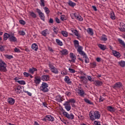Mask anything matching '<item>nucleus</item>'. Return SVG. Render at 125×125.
<instances>
[{
  "instance_id": "nucleus-1",
  "label": "nucleus",
  "mask_w": 125,
  "mask_h": 125,
  "mask_svg": "<svg viewBox=\"0 0 125 125\" xmlns=\"http://www.w3.org/2000/svg\"><path fill=\"white\" fill-rule=\"evenodd\" d=\"M89 116L91 121H95V120H99L101 114L98 111H90L89 113Z\"/></svg>"
},
{
  "instance_id": "nucleus-2",
  "label": "nucleus",
  "mask_w": 125,
  "mask_h": 125,
  "mask_svg": "<svg viewBox=\"0 0 125 125\" xmlns=\"http://www.w3.org/2000/svg\"><path fill=\"white\" fill-rule=\"evenodd\" d=\"M40 89L43 92H48V84L45 82H43L40 86Z\"/></svg>"
},
{
  "instance_id": "nucleus-3",
  "label": "nucleus",
  "mask_w": 125,
  "mask_h": 125,
  "mask_svg": "<svg viewBox=\"0 0 125 125\" xmlns=\"http://www.w3.org/2000/svg\"><path fill=\"white\" fill-rule=\"evenodd\" d=\"M7 65L2 60H0V72H7V69L6 67Z\"/></svg>"
},
{
  "instance_id": "nucleus-4",
  "label": "nucleus",
  "mask_w": 125,
  "mask_h": 125,
  "mask_svg": "<svg viewBox=\"0 0 125 125\" xmlns=\"http://www.w3.org/2000/svg\"><path fill=\"white\" fill-rule=\"evenodd\" d=\"M49 67L50 68V70L52 73L54 74H57L59 73V71H58V69L55 67L51 63L49 64Z\"/></svg>"
},
{
  "instance_id": "nucleus-5",
  "label": "nucleus",
  "mask_w": 125,
  "mask_h": 125,
  "mask_svg": "<svg viewBox=\"0 0 125 125\" xmlns=\"http://www.w3.org/2000/svg\"><path fill=\"white\" fill-rule=\"evenodd\" d=\"M62 114L63 115V116H64V117H65L66 118H67V119H68V120H74V114H73V113H70L69 114V113H68V112H66V111H63L62 112Z\"/></svg>"
},
{
  "instance_id": "nucleus-6",
  "label": "nucleus",
  "mask_w": 125,
  "mask_h": 125,
  "mask_svg": "<svg viewBox=\"0 0 125 125\" xmlns=\"http://www.w3.org/2000/svg\"><path fill=\"white\" fill-rule=\"evenodd\" d=\"M36 10L41 20H42V21L44 22V21H45V17L44 16V14L42 13V11H41V10H40L39 9H37Z\"/></svg>"
},
{
  "instance_id": "nucleus-7",
  "label": "nucleus",
  "mask_w": 125,
  "mask_h": 125,
  "mask_svg": "<svg viewBox=\"0 0 125 125\" xmlns=\"http://www.w3.org/2000/svg\"><path fill=\"white\" fill-rule=\"evenodd\" d=\"M63 106H64V108L65 109H66V111H67V112H69V111H70V110H71V105L70 104V103L69 102H65L64 104H63Z\"/></svg>"
},
{
  "instance_id": "nucleus-8",
  "label": "nucleus",
  "mask_w": 125,
  "mask_h": 125,
  "mask_svg": "<svg viewBox=\"0 0 125 125\" xmlns=\"http://www.w3.org/2000/svg\"><path fill=\"white\" fill-rule=\"evenodd\" d=\"M106 110H107L108 112H110L111 113H114V112H116V108H115V107L111 105L107 106Z\"/></svg>"
},
{
  "instance_id": "nucleus-9",
  "label": "nucleus",
  "mask_w": 125,
  "mask_h": 125,
  "mask_svg": "<svg viewBox=\"0 0 125 125\" xmlns=\"http://www.w3.org/2000/svg\"><path fill=\"white\" fill-rule=\"evenodd\" d=\"M9 41L11 42H17V38L15 37L14 34H11L9 38Z\"/></svg>"
},
{
  "instance_id": "nucleus-10",
  "label": "nucleus",
  "mask_w": 125,
  "mask_h": 125,
  "mask_svg": "<svg viewBox=\"0 0 125 125\" xmlns=\"http://www.w3.org/2000/svg\"><path fill=\"white\" fill-rule=\"evenodd\" d=\"M78 52H79V54H81V55H85V53H84L83 51V47L81 46H78V48H76Z\"/></svg>"
},
{
  "instance_id": "nucleus-11",
  "label": "nucleus",
  "mask_w": 125,
  "mask_h": 125,
  "mask_svg": "<svg viewBox=\"0 0 125 125\" xmlns=\"http://www.w3.org/2000/svg\"><path fill=\"white\" fill-rule=\"evenodd\" d=\"M23 86H18L17 87L15 88V91L16 92V93L18 94H20L22 92V88Z\"/></svg>"
},
{
  "instance_id": "nucleus-12",
  "label": "nucleus",
  "mask_w": 125,
  "mask_h": 125,
  "mask_svg": "<svg viewBox=\"0 0 125 125\" xmlns=\"http://www.w3.org/2000/svg\"><path fill=\"white\" fill-rule=\"evenodd\" d=\"M77 93L79 94V95H80V96H81L82 97H84L85 95H86L84 92V91L83 89H78Z\"/></svg>"
},
{
  "instance_id": "nucleus-13",
  "label": "nucleus",
  "mask_w": 125,
  "mask_h": 125,
  "mask_svg": "<svg viewBox=\"0 0 125 125\" xmlns=\"http://www.w3.org/2000/svg\"><path fill=\"white\" fill-rule=\"evenodd\" d=\"M7 101L10 105H13L15 103V99L11 97L8 98Z\"/></svg>"
},
{
  "instance_id": "nucleus-14",
  "label": "nucleus",
  "mask_w": 125,
  "mask_h": 125,
  "mask_svg": "<svg viewBox=\"0 0 125 125\" xmlns=\"http://www.w3.org/2000/svg\"><path fill=\"white\" fill-rule=\"evenodd\" d=\"M123 87V83L121 82L116 83L113 86V88H121Z\"/></svg>"
},
{
  "instance_id": "nucleus-15",
  "label": "nucleus",
  "mask_w": 125,
  "mask_h": 125,
  "mask_svg": "<svg viewBox=\"0 0 125 125\" xmlns=\"http://www.w3.org/2000/svg\"><path fill=\"white\" fill-rule=\"evenodd\" d=\"M98 46L101 49V50H103V51L107 49V46L104 44H102L101 43H98Z\"/></svg>"
},
{
  "instance_id": "nucleus-16",
  "label": "nucleus",
  "mask_w": 125,
  "mask_h": 125,
  "mask_svg": "<svg viewBox=\"0 0 125 125\" xmlns=\"http://www.w3.org/2000/svg\"><path fill=\"white\" fill-rule=\"evenodd\" d=\"M41 80L43 81V82H47V81H49V76L42 75L41 77Z\"/></svg>"
},
{
  "instance_id": "nucleus-17",
  "label": "nucleus",
  "mask_w": 125,
  "mask_h": 125,
  "mask_svg": "<svg viewBox=\"0 0 125 125\" xmlns=\"http://www.w3.org/2000/svg\"><path fill=\"white\" fill-rule=\"evenodd\" d=\"M64 81L67 84H71L72 83V81H71L70 78L68 76H65Z\"/></svg>"
},
{
  "instance_id": "nucleus-18",
  "label": "nucleus",
  "mask_w": 125,
  "mask_h": 125,
  "mask_svg": "<svg viewBox=\"0 0 125 125\" xmlns=\"http://www.w3.org/2000/svg\"><path fill=\"white\" fill-rule=\"evenodd\" d=\"M109 17L112 20H116V15H115V13L114 11H112L109 13Z\"/></svg>"
},
{
  "instance_id": "nucleus-19",
  "label": "nucleus",
  "mask_w": 125,
  "mask_h": 125,
  "mask_svg": "<svg viewBox=\"0 0 125 125\" xmlns=\"http://www.w3.org/2000/svg\"><path fill=\"white\" fill-rule=\"evenodd\" d=\"M69 55L72 61L73 62V63H75V62H76V60H77L76 55H75L73 53H70Z\"/></svg>"
},
{
  "instance_id": "nucleus-20",
  "label": "nucleus",
  "mask_w": 125,
  "mask_h": 125,
  "mask_svg": "<svg viewBox=\"0 0 125 125\" xmlns=\"http://www.w3.org/2000/svg\"><path fill=\"white\" fill-rule=\"evenodd\" d=\"M79 79L83 83H87V79L85 76H80Z\"/></svg>"
},
{
  "instance_id": "nucleus-21",
  "label": "nucleus",
  "mask_w": 125,
  "mask_h": 125,
  "mask_svg": "<svg viewBox=\"0 0 125 125\" xmlns=\"http://www.w3.org/2000/svg\"><path fill=\"white\" fill-rule=\"evenodd\" d=\"M112 53L115 57H117V58H120L121 57V54L120 52L117 51L116 50L113 51Z\"/></svg>"
},
{
  "instance_id": "nucleus-22",
  "label": "nucleus",
  "mask_w": 125,
  "mask_h": 125,
  "mask_svg": "<svg viewBox=\"0 0 125 125\" xmlns=\"http://www.w3.org/2000/svg\"><path fill=\"white\" fill-rule=\"evenodd\" d=\"M72 33H73V34H74L75 36H76V37H77L78 39H79V38H81V34H80V33H79V32L77 31V30H71Z\"/></svg>"
},
{
  "instance_id": "nucleus-23",
  "label": "nucleus",
  "mask_w": 125,
  "mask_h": 125,
  "mask_svg": "<svg viewBox=\"0 0 125 125\" xmlns=\"http://www.w3.org/2000/svg\"><path fill=\"white\" fill-rule=\"evenodd\" d=\"M31 48L33 50H35V51H38V49H39V47L37 43H34L31 45Z\"/></svg>"
},
{
  "instance_id": "nucleus-24",
  "label": "nucleus",
  "mask_w": 125,
  "mask_h": 125,
  "mask_svg": "<svg viewBox=\"0 0 125 125\" xmlns=\"http://www.w3.org/2000/svg\"><path fill=\"white\" fill-rule=\"evenodd\" d=\"M11 35V34H9L7 33H5L3 35V40L7 41V40H9Z\"/></svg>"
},
{
  "instance_id": "nucleus-25",
  "label": "nucleus",
  "mask_w": 125,
  "mask_h": 125,
  "mask_svg": "<svg viewBox=\"0 0 125 125\" xmlns=\"http://www.w3.org/2000/svg\"><path fill=\"white\" fill-rule=\"evenodd\" d=\"M45 118H47V121H49V122H54V117L51 115H46Z\"/></svg>"
},
{
  "instance_id": "nucleus-26",
  "label": "nucleus",
  "mask_w": 125,
  "mask_h": 125,
  "mask_svg": "<svg viewBox=\"0 0 125 125\" xmlns=\"http://www.w3.org/2000/svg\"><path fill=\"white\" fill-rule=\"evenodd\" d=\"M42 35L43 36V37H46L47 35H49V31L48 29H45L42 32Z\"/></svg>"
},
{
  "instance_id": "nucleus-27",
  "label": "nucleus",
  "mask_w": 125,
  "mask_h": 125,
  "mask_svg": "<svg viewBox=\"0 0 125 125\" xmlns=\"http://www.w3.org/2000/svg\"><path fill=\"white\" fill-rule=\"evenodd\" d=\"M120 25V28L119 29H120V31H121V32H125V24L123 22H121Z\"/></svg>"
},
{
  "instance_id": "nucleus-28",
  "label": "nucleus",
  "mask_w": 125,
  "mask_h": 125,
  "mask_svg": "<svg viewBox=\"0 0 125 125\" xmlns=\"http://www.w3.org/2000/svg\"><path fill=\"white\" fill-rule=\"evenodd\" d=\"M100 40L103 42H106L108 41V38H107V36L105 34H103L100 38Z\"/></svg>"
},
{
  "instance_id": "nucleus-29",
  "label": "nucleus",
  "mask_w": 125,
  "mask_h": 125,
  "mask_svg": "<svg viewBox=\"0 0 125 125\" xmlns=\"http://www.w3.org/2000/svg\"><path fill=\"white\" fill-rule=\"evenodd\" d=\"M37 71H38L37 68L32 67L29 69V73H30V74H32V75H34V73H35V72H37Z\"/></svg>"
},
{
  "instance_id": "nucleus-30",
  "label": "nucleus",
  "mask_w": 125,
  "mask_h": 125,
  "mask_svg": "<svg viewBox=\"0 0 125 125\" xmlns=\"http://www.w3.org/2000/svg\"><path fill=\"white\" fill-rule=\"evenodd\" d=\"M41 78L39 77H35L34 79V83L36 84H39L41 83Z\"/></svg>"
},
{
  "instance_id": "nucleus-31",
  "label": "nucleus",
  "mask_w": 125,
  "mask_h": 125,
  "mask_svg": "<svg viewBox=\"0 0 125 125\" xmlns=\"http://www.w3.org/2000/svg\"><path fill=\"white\" fill-rule=\"evenodd\" d=\"M83 58H85V63H86V64H88V63H89V59H88V57H87L86 54L85 53V55H83Z\"/></svg>"
},
{
  "instance_id": "nucleus-32",
  "label": "nucleus",
  "mask_w": 125,
  "mask_h": 125,
  "mask_svg": "<svg viewBox=\"0 0 125 125\" xmlns=\"http://www.w3.org/2000/svg\"><path fill=\"white\" fill-rule=\"evenodd\" d=\"M87 33L90 35V36H93V30L91 28H88L87 29Z\"/></svg>"
},
{
  "instance_id": "nucleus-33",
  "label": "nucleus",
  "mask_w": 125,
  "mask_h": 125,
  "mask_svg": "<svg viewBox=\"0 0 125 125\" xmlns=\"http://www.w3.org/2000/svg\"><path fill=\"white\" fill-rule=\"evenodd\" d=\"M68 4L71 6V7H74V6H76V3L72 1L71 0H68Z\"/></svg>"
},
{
  "instance_id": "nucleus-34",
  "label": "nucleus",
  "mask_w": 125,
  "mask_h": 125,
  "mask_svg": "<svg viewBox=\"0 0 125 125\" xmlns=\"http://www.w3.org/2000/svg\"><path fill=\"white\" fill-rule=\"evenodd\" d=\"M55 100L57 101V102H62V98L61 96L58 95L56 97Z\"/></svg>"
},
{
  "instance_id": "nucleus-35",
  "label": "nucleus",
  "mask_w": 125,
  "mask_h": 125,
  "mask_svg": "<svg viewBox=\"0 0 125 125\" xmlns=\"http://www.w3.org/2000/svg\"><path fill=\"white\" fill-rule=\"evenodd\" d=\"M119 66L121 67H125V61H121L118 62Z\"/></svg>"
},
{
  "instance_id": "nucleus-36",
  "label": "nucleus",
  "mask_w": 125,
  "mask_h": 125,
  "mask_svg": "<svg viewBox=\"0 0 125 125\" xmlns=\"http://www.w3.org/2000/svg\"><path fill=\"white\" fill-rule=\"evenodd\" d=\"M118 41L120 43V44H121V45H122L124 47H125V42H124V41H123L122 39L120 38L118 39Z\"/></svg>"
},
{
  "instance_id": "nucleus-37",
  "label": "nucleus",
  "mask_w": 125,
  "mask_h": 125,
  "mask_svg": "<svg viewBox=\"0 0 125 125\" xmlns=\"http://www.w3.org/2000/svg\"><path fill=\"white\" fill-rule=\"evenodd\" d=\"M118 41L120 43V44H121V45H122L124 47H125V42H124V41H123L122 39L120 38L118 39Z\"/></svg>"
},
{
  "instance_id": "nucleus-38",
  "label": "nucleus",
  "mask_w": 125,
  "mask_h": 125,
  "mask_svg": "<svg viewBox=\"0 0 125 125\" xmlns=\"http://www.w3.org/2000/svg\"><path fill=\"white\" fill-rule=\"evenodd\" d=\"M56 42L58 45H60V46H62V45H63V42L59 39H56Z\"/></svg>"
},
{
  "instance_id": "nucleus-39",
  "label": "nucleus",
  "mask_w": 125,
  "mask_h": 125,
  "mask_svg": "<svg viewBox=\"0 0 125 125\" xmlns=\"http://www.w3.org/2000/svg\"><path fill=\"white\" fill-rule=\"evenodd\" d=\"M74 44L75 48H78L79 47V41L78 40L74 41Z\"/></svg>"
},
{
  "instance_id": "nucleus-40",
  "label": "nucleus",
  "mask_w": 125,
  "mask_h": 125,
  "mask_svg": "<svg viewBox=\"0 0 125 125\" xmlns=\"http://www.w3.org/2000/svg\"><path fill=\"white\" fill-rule=\"evenodd\" d=\"M95 85H96V86H100L101 85H102V82H100V81H95L94 83Z\"/></svg>"
},
{
  "instance_id": "nucleus-41",
  "label": "nucleus",
  "mask_w": 125,
  "mask_h": 125,
  "mask_svg": "<svg viewBox=\"0 0 125 125\" xmlns=\"http://www.w3.org/2000/svg\"><path fill=\"white\" fill-rule=\"evenodd\" d=\"M61 53L62 55H67L68 54V50L67 49H62L61 51Z\"/></svg>"
},
{
  "instance_id": "nucleus-42",
  "label": "nucleus",
  "mask_w": 125,
  "mask_h": 125,
  "mask_svg": "<svg viewBox=\"0 0 125 125\" xmlns=\"http://www.w3.org/2000/svg\"><path fill=\"white\" fill-rule=\"evenodd\" d=\"M17 83H18L20 84L21 85H24V84H26V82L24 80H20L17 81Z\"/></svg>"
},
{
  "instance_id": "nucleus-43",
  "label": "nucleus",
  "mask_w": 125,
  "mask_h": 125,
  "mask_svg": "<svg viewBox=\"0 0 125 125\" xmlns=\"http://www.w3.org/2000/svg\"><path fill=\"white\" fill-rule=\"evenodd\" d=\"M29 15H30V16H31V17H33V18H37V15L33 12H29Z\"/></svg>"
},
{
  "instance_id": "nucleus-44",
  "label": "nucleus",
  "mask_w": 125,
  "mask_h": 125,
  "mask_svg": "<svg viewBox=\"0 0 125 125\" xmlns=\"http://www.w3.org/2000/svg\"><path fill=\"white\" fill-rule=\"evenodd\" d=\"M85 102H86V103H87V104H89V105H93V103L90 102V101H89V100L87 99H84Z\"/></svg>"
},
{
  "instance_id": "nucleus-45",
  "label": "nucleus",
  "mask_w": 125,
  "mask_h": 125,
  "mask_svg": "<svg viewBox=\"0 0 125 125\" xmlns=\"http://www.w3.org/2000/svg\"><path fill=\"white\" fill-rule=\"evenodd\" d=\"M61 34L63 37H68V32L66 31H62Z\"/></svg>"
},
{
  "instance_id": "nucleus-46",
  "label": "nucleus",
  "mask_w": 125,
  "mask_h": 125,
  "mask_svg": "<svg viewBox=\"0 0 125 125\" xmlns=\"http://www.w3.org/2000/svg\"><path fill=\"white\" fill-rule=\"evenodd\" d=\"M66 19H67V17H66V16L64 15H62L61 16V20H62V21H65V20H66Z\"/></svg>"
},
{
  "instance_id": "nucleus-47",
  "label": "nucleus",
  "mask_w": 125,
  "mask_h": 125,
  "mask_svg": "<svg viewBox=\"0 0 125 125\" xmlns=\"http://www.w3.org/2000/svg\"><path fill=\"white\" fill-rule=\"evenodd\" d=\"M87 78L89 82H94V79L91 76L87 75Z\"/></svg>"
},
{
  "instance_id": "nucleus-48",
  "label": "nucleus",
  "mask_w": 125,
  "mask_h": 125,
  "mask_svg": "<svg viewBox=\"0 0 125 125\" xmlns=\"http://www.w3.org/2000/svg\"><path fill=\"white\" fill-rule=\"evenodd\" d=\"M44 11L45 12L46 14H49V12H50V11L49 10V9H48V8L46 7H45L44 8Z\"/></svg>"
},
{
  "instance_id": "nucleus-49",
  "label": "nucleus",
  "mask_w": 125,
  "mask_h": 125,
  "mask_svg": "<svg viewBox=\"0 0 125 125\" xmlns=\"http://www.w3.org/2000/svg\"><path fill=\"white\" fill-rule=\"evenodd\" d=\"M5 57L9 60L12 59V58H13V56L10 55H5Z\"/></svg>"
},
{
  "instance_id": "nucleus-50",
  "label": "nucleus",
  "mask_w": 125,
  "mask_h": 125,
  "mask_svg": "<svg viewBox=\"0 0 125 125\" xmlns=\"http://www.w3.org/2000/svg\"><path fill=\"white\" fill-rule=\"evenodd\" d=\"M57 27H56V26L53 27V30L56 35H57V34H58V30H57Z\"/></svg>"
},
{
  "instance_id": "nucleus-51",
  "label": "nucleus",
  "mask_w": 125,
  "mask_h": 125,
  "mask_svg": "<svg viewBox=\"0 0 125 125\" xmlns=\"http://www.w3.org/2000/svg\"><path fill=\"white\" fill-rule=\"evenodd\" d=\"M19 34L20 35V36H25L26 35V33L24 31H19Z\"/></svg>"
},
{
  "instance_id": "nucleus-52",
  "label": "nucleus",
  "mask_w": 125,
  "mask_h": 125,
  "mask_svg": "<svg viewBox=\"0 0 125 125\" xmlns=\"http://www.w3.org/2000/svg\"><path fill=\"white\" fill-rule=\"evenodd\" d=\"M68 70L69 71V72L71 73L72 74H74V73H76V70L74 69L69 68Z\"/></svg>"
},
{
  "instance_id": "nucleus-53",
  "label": "nucleus",
  "mask_w": 125,
  "mask_h": 125,
  "mask_svg": "<svg viewBox=\"0 0 125 125\" xmlns=\"http://www.w3.org/2000/svg\"><path fill=\"white\" fill-rule=\"evenodd\" d=\"M74 16L75 17V18H76V19H77L79 16H80V14L79 13H74L73 14Z\"/></svg>"
},
{
  "instance_id": "nucleus-54",
  "label": "nucleus",
  "mask_w": 125,
  "mask_h": 125,
  "mask_svg": "<svg viewBox=\"0 0 125 125\" xmlns=\"http://www.w3.org/2000/svg\"><path fill=\"white\" fill-rule=\"evenodd\" d=\"M40 5L41 6H45V4H44V0H41Z\"/></svg>"
},
{
  "instance_id": "nucleus-55",
  "label": "nucleus",
  "mask_w": 125,
  "mask_h": 125,
  "mask_svg": "<svg viewBox=\"0 0 125 125\" xmlns=\"http://www.w3.org/2000/svg\"><path fill=\"white\" fill-rule=\"evenodd\" d=\"M23 75L25 78H28V77H29L30 76V73L27 72H23Z\"/></svg>"
},
{
  "instance_id": "nucleus-56",
  "label": "nucleus",
  "mask_w": 125,
  "mask_h": 125,
  "mask_svg": "<svg viewBox=\"0 0 125 125\" xmlns=\"http://www.w3.org/2000/svg\"><path fill=\"white\" fill-rule=\"evenodd\" d=\"M77 20H78V21H83V17H82V16H79L78 17V18H77V19H76Z\"/></svg>"
},
{
  "instance_id": "nucleus-57",
  "label": "nucleus",
  "mask_w": 125,
  "mask_h": 125,
  "mask_svg": "<svg viewBox=\"0 0 125 125\" xmlns=\"http://www.w3.org/2000/svg\"><path fill=\"white\" fill-rule=\"evenodd\" d=\"M105 100V99L104 98L102 97V96L100 97V98L99 99V102H103Z\"/></svg>"
},
{
  "instance_id": "nucleus-58",
  "label": "nucleus",
  "mask_w": 125,
  "mask_h": 125,
  "mask_svg": "<svg viewBox=\"0 0 125 125\" xmlns=\"http://www.w3.org/2000/svg\"><path fill=\"white\" fill-rule=\"evenodd\" d=\"M14 50L15 52H17L18 53H19L20 52H21L20 49L18 48H15L14 49Z\"/></svg>"
},
{
  "instance_id": "nucleus-59",
  "label": "nucleus",
  "mask_w": 125,
  "mask_h": 125,
  "mask_svg": "<svg viewBox=\"0 0 125 125\" xmlns=\"http://www.w3.org/2000/svg\"><path fill=\"white\" fill-rule=\"evenodd\" d=\"M68 102H69V103H76V101H75L74 99H70Z\"/></svg>"
},
{
  "instance_id": "nucleus-60",
  "label": "nucleus",
  "mask_w": 125,
  "mask_h": 125,
  "mask_svg": "<svg viewBox=\"0 0 125 125\" xmlns=\"http://www.w3.org/2000/svg\"><path fill=\"white\" fill-rule=\"evenodd\" d=\"M19 22L21 25H25V24H26V22L23 20H20Z\"/></svg>"
},
{
  "instance_id": "nucleus-61",
  "label": "nucleus",
  "mask_w": 125,
  "mask_h": 125,
  "mask_svg": "<svg viewBox=\"0 0 125 125\" xmlns=\"http://www.w3.org/2000/svg\"><path fill=\"white\" fill-rule=\"evenodd\" d=\"M0 51H4V46L0 45Z\"/></svg>"
},
{
  "instance_id": "nucleus-62",
  "label": "nucleus",
  "mask_w": 125,
  "mask_h": 125,
  "mask_svg": "<svg viewBox=\"0 0 125 125\" xmlns=\"http://www.w3.org/2000/svg\"><path fill=\"white\" fill-rule=\"evenodd\" d=\"M55 21L58 23V24H59L61 23L60 20L58 18H55Z\"/></svg>"
},
{
  "instance_id": "nucleus-63",
  "label": "nucleus",
  "mask_w": 125,
  "mask_h": 125,
  "mask_svg": "<svg viewBox=\"0 0 125 125\" xmlns=\"http://www.w3.org/2000/svg\"><path fill=\"white\" fill-rule=\"evenodd\" d=\"M61 74H62V75H67V71L63 70L61 72Z\"/></svg>"
},
{
  "instance_id": "nucleus-64",
  "label": "nucleus",
  "mask_w": 125,
  "mask_h": 125,
  "mask_svg": "<svg viewBox=\"0 0 125 125\" xmlns=\"http://www.w3.org/2000/svg\"><path fill=\"white\" fill-rule=\"evenodd\" d=\"M65 95H67V96H70L71 95V92L69 91H66L65 92Z\"/></svg>"
}]
</instances>
